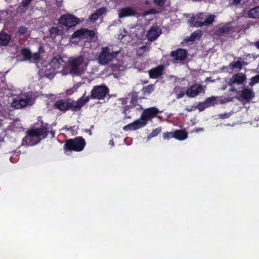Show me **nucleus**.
Segmentation results:
<instances>
[{
    "label": "nucleus",
    "instance_id": "nucleus-1",
    "mask_svg": "<svg viewBox=\"0 0 259 259\" xmlns=\"http://www.w3.org/2000/svg\"><path fill=\"white\" fill-rule=\"evenodd\" d=\"M87 103L88 99L83 101L81 97L76 101L70 99H60L55 102L54 107L64 112L69 110L76 112L80 110Z\"/></svg>",
    "mask_w": 259,
    "mask_h": 259
},
{
    "label": "nucleus",
    "instance_id": "nucleus-2",
    "mask_svg": "<svg viewBox=\"0 0 259 259\" xmlns=\"http://www.w3.org/2000/svg\"><path fill=\"white\" fill-rule=\"evenodd\" d=\"M109 94V89L107 86L105 84L97 85L93 87L90 96L85 97L84 94L81 98L83 101L88 99V102L90 99L101 100H104Z\"/></svg>",
    "mask_w": 259,
    "mask_h": 259
},
{
    "label": "nucleus",
    "instance_id": "nucleus-3",
    "mask_svg": "<svg viewBox=\"0 0 259 259\" xmlns=\"http://www.w3.org/2000/svg\"><path fill=\"white\" fill-rule=\"evenodd\" d=\"M86 145L84 139L81 136L67 140L64 145V149L66 151L80 152Z\"/></svg>",
    "mask_w": 259,
    "mask_h": 259
},
{
    "label": "nucleus",
    "instance_id": "nucleus-4",
    "mask_svg": "<svg viewBox=\"0 0 259 259\" xmlns=\"http://www.w3.org/2000/svg\"><path fill=\"white\" fill-rule=\"evenodd\" d=\"M49 125L48 123H45L42 120L40 121V126L38 128H31L27 131V136L31 137L41 138L42 139L46 138L48 134L50 133L54 137L55 135L54 131H50Z\"/></svg>",
    "mask_w": 259,
    "mask_h": 259
},
{
    "label": "nucleus",
    "instance_id": "nucleus-5",
    "mask_svg": "<svg viewBox=\"0 0 259 259\" xmlns=\"http://www.w3.org/2000/svg\"><path fill=\"white\" fill-rule=\"evenodd\" d=\"M119 51H113L108 47H103L100 52L98 60L102 65H106L116 57Z\"/></svg>",
    "mask_w": 259,
    "mask_h": 259
},
{
    "label": "nucleus",
    "instance_id": "nucleus-6",
    "mask_svg": "<svg viewBox=\"0 0 259 259\" xmlns=\"http://www.w3.org/2000/svg\"><path fill=\"white\" fill-rule=\"evenodd\" d=\"M59 24L66 27L67 30L75 26L80 22L79 19L71 14H66L61 15L58 20Z\"/></svg>",
    "mask_w": 259,
    "mask_h": 259
},
{
    "label": "nucleus",
    "instance_id": "nucleus-7",
    "mask_svg": "<svg viewBox=\"0 0 259 259\" xmlns=\"http://www.w3.org/2000/svg\"><path fill=\"white\" fill-rule=\"evenodd\" d=\"M161 112L158 108L152 107L145 109L141 114L140 118L141 122L145 123V126L147 124L148 121L151 120L153 118H161L160 116H158V114Z\"/></svg>",
    "mask_w": 259,
    "mask_h": 259
},
{
    "label": "nucleus",
    "instance_id": "nucleus-8",
    "mask_svg": "<svg viewBox=\"0 0 259 259\" xmlns=\"http://www.w3.org/2000/svg\"><path fill=\"white\" fill-rule=\"evenodd\" d=\"M84 63V60L82 57L79 56L76 58H70L68 61L70 66V73L76 76L80 75L81 72L80 66Z\"/></svg>",
    "mask_w": 259,
    "mask_h": 259
},
{
    "label": "nucleus",
    "instance_id": "nucleus-9",
    "mask_svg": "<svg viewBox=\"0 0 259 259\" xmlns=\"http://www.w3.org/2000/svg\"><path fill=\"white\" fill-rule=\"evenodd\" d=\"M203 14H200L193 18L194 26L196 27L209 25L214 22L215 16L212 14L208 15L206 19L203 17Z\"/></svg>",
    "mask_w": 259,
    "mask_h": 259
},
{
    "label": "nucleus",
    "instance_id": "nucleus-10",
    "mask_svg": "<svg viewBox=\"0 0 259 259\" xmlns=\"http://www.w3.org/2000/svg\"><path fill=\"white\" fill-rule=\"evenodd\" d=\"M203 91L201 84H195L190 86L186 91V95L190 98H194Z\"/></svg>",
    "mask_w": 259,
    "mask_h": 259
},
{
    "label": "nucleus",
    "instance_id": "nucleus-11",
    "mask_svg": "<svg viewBox=\"0 0 259 259\" xmlns=\"http://www.w3.org/2000/svg\"><path fill=\"white\" fill-rule=\"evenodd\" d=\"M246 79V77L245 75L242 73H238L233 75L232 77L229 79L228 85L232 86L234 84H242Z\"/></svg>",
    "mask_w": 259,
    "mask_h": 259
},
{
    "label": "nucleus",
    "instance_id": "nucleus-12",
    "mask_svg": "<svg viewBox=\"0 0 259 259\" xmlns=\"http://www.w3.org/2000/svg\"><path fill=\"white\" fill-rule=\"evenodd\" d=\"M187 54V51L185 49H178L176 51H171L170 56L176 61H182L186 58Z\"/></svg>",
    "mask_w": 259,
    "mask_h": 259
},
{
    "label": "nucleus",
    "instance_id": "nucleus-13",
    "mask_svg": "<svg viewBox=\"0 0 259 259\" xmlns=\"http://www.w3.org/2000/svg\"><path fill=\"white\" fill-rule=\"evenodd\" d=\"M164 66L162 65L157 66L149 70V75L150 78L157 79L159 78L163 73Z\"/></svg>",
    "mask_w": 259,
    "mask_h": 259
},
{
    "label": "nucleus",
    "instance_id": "nucleus-14",
    "mask_svg": "<svg viewBox=\"0 0 259 259\" xmlns=\"http://www.w3.org/2000/svg\"><path fill=\"white\" fill-rule=\"evenodd\" d=\"M145 126V123L141 122L140 119H137L134 122L129 123L123 126L124 131H135Z\"/></svg>",
    "mask_w": 259,
    "mask_h": 259
},
{
    "label": "nucleus",
    "instance_id": "nucleus-15",
    "mask_svg": "<svg viewBox=\"0 0 259 259\" xmlns=\"http://www.w3.org/2000/svg\"><path fill=\"white\" fill-rule=\"evenodd\" d=\"M161 32L157 27H152L147 33V37L151 41L156 40L160 35Z\"/></svg>",
    "mask_w": 259,
    "mask_h": 259
},
{
    "label": "nucleus",
    "instance_id": "nucleus-16",
    "mask_svg": "<svg viewBox=\"0 0 259 259\" xmlns=\"http://www.w3.org/2000/svg\"><path fill=\"white\" fill-rule=\"evenodd\" d=\"M136 14V11L130 7L121 8L119 10L118 17L122 18L132 16H135Z\"/></svg>",
    "mask_w": 259,
    "mask_h": 259
},
{
    "label": "nucleus",
    "instance_id": "nucleus-17",
    "mask_svg": "<svg viewBox=\"0 0 259 259\" xmlns=\"http://www.w3.org/2000/svg\"><path fill=\"white\" fill-rule=\"evenodd\" d=\"M233 29L230 23H227L220 26L215 31V34L219 36H222L228 33Z\"/></svg>",
    "mask_w": 259,
    "mask_h": 259
},
{
    "label": "nucleus",
    "instance_id": "nucleus-18",
    "mask_svg": "<svg viewBox=\"0 0 259 259\" xmlns=\"http://www.w3.org/2000/svg\"><path fill=\"white\" fill-rule=\"evenodd\" d=\"M107 11V8L106 7H102L97 9L94 13L91 15L89 17V21L94 23H95L99 18L105 13Z\"/></svg>",
    "mask_w": 259,
    "mask_h": 259
},
{
    "label": "nucleus",
    "instance_id": "nucleus-19",
    "mask_svg": "<svg viewBox=\"0 0 259 259\" xmlns=\"http://www.w3.org/2000/svg\"><path fill=\"white\" fill-rule=\"evenodd\" d=\"M30 99L26 97L25 98H19L15 100L12 103L13 107L16 109H20L27 106L29 102Z\"/></svg>",
    "mask_w": 259,
    "mask_h": 259
},
{
    "label": "nucleus",
    "instance_id": "nucleus-20",
    "mask_svg": "<svg viewBox=\"0 0 259 259\" xmlns=\"http://www.w3.org/2000/svg\"><path fill=\"white\" fill-rule=\"evenodd\" d=\"M188 134L184 130H176L174 131V138L179 141H183L188 138Z\"/></svg>",
    "mask_w": 259,
    "mask_h": 259
},
{
    "label": "nucleus",
    "instance_id": "nucleus-21",
    "mask_svg": "<svg viewBox=\"0 0 259 259\" xmlns=\"http://www.w3.org/2000/svg\"><path fill=\"white\" fill-rule=\"evenodd\" d=\"M241 97L247 101H249L254 97L253 91L248 88H244L241 91Z\"/></svg>",
    "mask_w": 259,
    "mask_h": 259
},
{
    "label": "nucleus",
    "instance_id": "nucleus-22",
    "mask_svg": "<svg viewBox=\"0 0 259 259\" xmlns=\"http://www.w3.org/2000/svg\"><path fill=\"white\" fill-rule=\"evenodd\" d=\"M11 39V35L9 34L3 30L0 32V46H7L10 40Z\"/></svg>",
    "mask_w": 259,
    "mask_h": 259
},
{
    "label": "nucleus",
    "instance_id": "nucleus-23",
    "mask_svg": "<svg viewBox=\"0 0 259 259\" xmlns=\"http://www.w3.org/2000/svg\"><path fill=\"white\" fill-rule=\"evenodd\" d=\"M202 36V32L200 30H197L193 32L190 35L189 37H188L186 39V41L190 42V41H194L196 40L199 39L201 36Z\"/></svg>",
    "mask_w": 259,
    "mask_h": 259
},
{
    "label": "nucleus",
    "instance_id": "nucleus-24",
    "mask_svg": "<svg viewBox=\"0 0 259 259\" xmlns=\"http://www.w3.org/2000/svg\"><path fill=\"white\" fill-rule=\"evenodd\" d=\"M249 18L259 19V6L250 9L247 12Z\"/></svg>",
    "mask_w": 259,
    "mask_h": 259
},
{
    "label": "nucleus",
    "instance_id": "nucleus-25",
    "mask_svg": "<svg viewBox=\"0 0 259 259\" xmlns=\"http://www.w3.org/2000/svg\"><path fill=\"white\" fill-rule=\"evenodd\" d=\"M63 60L60 56L54 57L50 63V65L54 69L58 68Z\"/></svg>",
    "mask_w": 259,
    "mask_h": 259
},
{
    "label": "nucleus",
    "instance_id": "nucleus-26",
    "mask_svg": "<svg viewBox=\"0 0 259 259\" xmlns=\"http://www.w3.org/2000/svg\"><path fill=\"white\" fill-rule=\"evenodd\" d=\"M20 54L23 57V61H29L31 59L32 53L28 48H23L20 51Z\"/></svg>",
    "mask_w": 259,
    "mask_h": 259
},
{
    "label": "nucleus",
    "instance_id": "nucleus-27",
    "mask_svg": "<svg viewBox=\"0 0 259 259\" xmlns=\"http://www.w3.org/2000/svg\"><path fill=\"white\" fill-rule=\"evenodd\" d=\"M84 36V28H81L75 31L71 35L72 38H83Z\"/></svg>",
    "mask_w": 259,
    "mask_h": 259
},
{
    "label": "nucleus",
    "instance_id": "nucleus-28",
    "mask_svg": "<svg viewBox=\"0 0 259 259\" xmlns=\"http://www.w3.org/2000/svg\"><path fill=\"white\" fill-rule=\"evenodd\" d=\"M138 94L136 92H133L131 94V99L130 100V104L131 105V108H133L137 105L138 103Z\"/></svg>",
    "mask_w": 259,
    "mask_h": 259
},
{
    "label": "nucleus",
    "instance_id": "nucleus-29",
    "mask_svg": "<svg viewBox=\"0 0 259 259\" xmlns=\"http://www.w3.org/2000/svg\"><path fill=\"white\" fill-rule=\"evenodd\" d=\"M245 64H246V63L244 61L241 62L239 61H237L233 63H231L230 66L232 69L238 68L239 70H241L242 68L243 65Z\"/></svg>",
    "mask_w": 259,
    "mask_h": 259
},
{
    "label": "nucleus",
    "instance_id": "nucleus-30",
    "mask_svg": "<svg viewBox=\"0 0 259 259\" xmlns=\"http://www.w3.org/2000/svg\"><path fill=\"white\" fill-rule=\"evenodd\" d=\"M161 131L162 128L161 127H158L154 129L152 131V132L148 136V139H150L151 138L156 137L161 132Z\"/></svg>",
    "mask_w": 259,
    "mask_h": 259
},
{
    "label": "nucleus",
    "instance_id": "nucleus-31",
    "mask_svg": "<svg viewBox=\"0 0 259 259\" xmlns=\"http://www.w3.org/2000/svg\"><path fill=\"white\" fill-rule=\"evenodd\" d=\"M49 32L51 37L55 38L59 34L60 30L58 27H53L50 29Z\"/></svg>",
    "mask_w": 259,
    "mask_h": 259
},
{
    "label": "nucleus",
    "instance_id": "nucleus-32",
    "mask_svg": "<svg viewBox=\"0 0 259 259\" xmlns=\"http://www.w3.org/2000/svg\"><path fill=\"white\" fill-rule=\"evenodd\" d=\"M154 90V85L153 84H149L143 88L142 91L144 94H150Z\"/></svg>",
    "mask_w": 259,
    "mask_h": 259
},
{
    "label": "nucleus",
    "instance_id": "nucleus-33",
    "mask_svg": "<svg viewBox=\"0 0 259 259\" xmlns=\"http://www.w3.org/2000/svg\"><path fill=\"white\" fill-rule=\"evenodd\" d=\"M95 36V33L94 30L84 28V36L83 38H88L89 37H90L93 39Z\"/></svg>",
    "mask_w": 259,
    "mask_h": 259
},
{
    "label": "nucleus",
    "instance_id": "nucleus-34",
    "mask_svg": "<svg viewBox=\"0 0 259 259\" xmlns=\"http://www.w3.org/2000/svg\"><path fill=\"white\" fill-rule=\"evenodd\" d=\"M217 99V97L214 96H212L211 97H209L207 98L205 102L206 105H208V107L210 106L213 105L214 104V102Z\"/></svg>",
    "mask_w": 259,
    "mask_h": 259
},
{
    "label": "nucleus",
    "instance_id": "nucleus-35",
    "mask_svg": "<svg viewBox=\"0 0 259 259\" xmlns=\"http://www.w3.org/2000/svg\"><path fill=\"white\" fill-rule=\"evenodd\" d=\"M162 138L164 140H169L171 138H174V132H165L162 135Z\"/></svg>",
    "mask_w": 259,
    "mask_h": 259
},
{
    "label": "nucleus",
    "instance_id": "nucleus-36",
    "mask_svg": "<svg viewBox=\"0 0 259 259\" xmlns=\"http://www.w3.org/2000/svg\"><path fill=\"white\" fill-rule=\"evenodd\" d=\"M28 31V28L25 26L20 27L17 32L19 35H22Z\"/></svg>",
    "mask_w": 259,
    "mask_h": 259
},
{
    "label": "nucleus",
    "instance_id": "nucleus-37",
    "mask_svg": "<svg viewBox=\"0 0 259 259\" xmlns=\"http://www.w3.org/2000/svg\"><path fill=\"white\" fill-rule=\"evenodd\" d=\"M34 61L37 62H38L40 59V53L39 52H37L36 53H34L33 54H32V58Z\"/></svg>",
    "mask_w": 259,
    "mask_h": 259
},
{
    "label": "nucleus",
    "instance_id": "nucleus-38",
    "mask_svg": "<svg viewBox=\"0 0 259 259\" xmlns=\"http://www.w3.org/2000/svg\"><path fill=\"white\" fill-rule=\"evenodd\" d=\"M207 107H208V105H206L205 101L203 103L199 102L197 105V108L199 111H203Z\"/></svg>",
    "mask_w": 259,
    "mask_h": 259
},
{
    "label": "nucleus",
    "instance_id": "nucleus-39",
    "mask_svg": "<svg viewBox=\"0 0 259 259\" xmlns=\"http://www.w3.org/2000/svg\"><path fill=\"white\" fill-rule=\"evenodd\" d=\"M157 13H158V12H157L155 8H152L147 11H145L144 13V15L146 16L150 14H155Z\"/></svg>",
    "mask_w": 259,
    "mask_h": 259
},
{
    "label": "nucleus",
    "instance_id": "nucleus-40",
    "mask_svg": "<svg viewBox=\"0 0 259 259\" xmlns=\"http://www.w3.org/2000/svg\"><path fill=\"white\" fill-rule=\"evenodd\" d=\"M259 82V75H255L251 78L250 85H253Z\"/></svg>",
    "mask_w": 259,
    "mask_h": 259
},
{
    "label": "nucleus",
    "instance_id": "nucleus-41",
    "mask_svg": "<svg viewBox=\"0 0 259 259\" xmlns=\"http://www.w3.org/2000/svg\"><path fill=\"white\" fill-rule=\"evenodd\" d=\"M32 0H22L21 3V6L23 8H26L28 6V5L30 4Z\"/></svg>",
    "mask_w": 259,
    "mask_h": 259
},
{
    "label": "nucleus",
    "instance_id": "nucleus-42",
    "mask_svg": "<svg viewBox=\"0 0 259 259\" xmlns=\"http://www.w3.org/2000/svg\"><path fill=\"white\" fill-rule=\"evenodd\" d=\"M165 0H154V3L157 6L163 7L164 5Z\"/></svg>",
    "mask_w": 259,
    "mask_h": 259
},
{
    "label": "nucleus",
    "instance_id": "nucleus-43",
    "mask_svg": "<svg viewBox=\"0 0 259 259\" xmlns=\"http://www.w3.org/2000/svg\"><path fill=\"white\" fill-rule=\"evenodd\" d=\"M130 108H132L131 104H130V105L125 106L124 107V110L123 113H124V114H126V111L128 110Z\"/></svg>",
    "mask_w": 259,
    "mask_h": 259
},
{
    "label": "nucleus",
    "instance_id": "nucleus-44",
    "mask_svg": "<svg viewBox=\"0 0 259 259\" xmlns=\"http://www.w3.org/2000/svg\"><path fill=\"white\" fill-rule=\"evenodd\" d=\"M220 117L222 118H226L229 117V115L228 114H222L220 115Z\"/></svg>",
    "mask_w": 259,
    "mask_h": 259
},
{
    "label": "nucleus",
    "instance_id": "nucleus-45",
    "mask_svg": "<svg viewBox=\"0 0 259 259\" xmlns=\"http://www.w3.org/2000/svg\"><path fill=\"white\" fill-rule=\"evenodd\" d=\"M184 96V93H181L178 94L177 98L178 99L182 98Z\"/></svg>",
    "mask_w": 259,
    "mask_h": 259
},
{
    "label": "nucleus",
    "instance_id": "nucleus-46",
    "mask_svg": "<svg viewBox=\"0 0 259 259\" xmlns=\"http://www.w3.org/2000/svg\"><path fill=\"white\" fill-rule=\"evenodd\" d=\"M203 130L202 128H196L194 130V131L196 133H198L199 132L202 131Z\"/></svg>",
    "mask_w": 259,
    "mask_h": 259
},
{
    "label": "nucleus",
    "instance_id": "nucleus-47",
    "mask_svg": "<svg viewBox=\"0 0 259 259\" xmlns=\"http://www.w3.org/2000/svg\"><path fill=\"white\" fill-rule=\"evenodd\" d=\"M241 2V0H233V3L235 5H237L239 4Z\"/></svg>",
    "mask_w": 259,
    "mask_h": 259
},
{
    "label": "nucleus",
    "instance_id": "nucleus-48",
    "mask_svg": "<svg viewBox=\"0 0 259 259\" xmlns=\"http://www.w3.org/2000/svg\"><path fill=\"white\" fill-rule=\"evenodd\" d=\"M254 46L259 50V40L255 42Z\"/></svg>",
    "mask_w": 259,
    "mask_h": 259
},
{
    "label": "nucleus",
    "instance_id": "nucleus-49",
    "mask_svg": "<svg viewBox=\"0 0 259 259\" xmlns=\"http://www.w3.org/2000/svg\"><path fill=\"white\" fill-rule=\"evenodd\" d=\"M109 145H110L111 146H114V142L112 140H110L109 141Z\"/></svg>",
    "mask_w": 259,
    "mask_h": 259
},
{
    "label": "nucleus",
    "instance_id": "nucleus-50",
    "mask_svg": "<svg viewBox=\"0 0 259 259\" xmlns=\"http://www.w3.org/2000/svg\"><path fill=\"white\" fill-rule=\"evenodd\" d=\"M86 132H88V133H89V134H90V135H92V133H91V130H86Z\"/></svg>",
    "mask_w": 259,
    "mask_h": 259
},
{
    "label": "nucleus",
    "instance_id": "nucleus-51",
    "mask_svg": "<svg viewBox=\"0 0 259 259\" xmlns=\"http://www.w3.org/2000/svg\"><path fill=\"white\" fill-rule=\"evenodd\" d=\"M230 91H236V89H235L234 87L232 88H231L230 89Z\"/></svg>",
    "mask_w": 259,
    "mask_h": 259
},
{
    "label": "nucleus",
    "instance_id": "nucleus-52",
    "mask_svg": "<svg viewBox=\"0 0 259 259\" xmlns=\"http://www.w3.org/2000/svg\"><path fill=\"white\" fill-rule=\"evenodd\" d=\"M148 82V80H144V81H143V83H147Z\"/></svg>",
    "mask_w": 259,
    "mask_h": 259
},
{
    "label": "nucleus",
    "instance_id": "nucleus-53",
    "mask_svg": "<svg viewBox=\"0 0 259 259\" xmlns=\"http://www.w3.org/2000/svg\"><path fill=\"white\" fill-rule=\"evenodd\" d=\"M57 2H59V0H57Z\"/></svg>",
    "mask_w": 259,
    "mask_h": 259
}]
</instances>
